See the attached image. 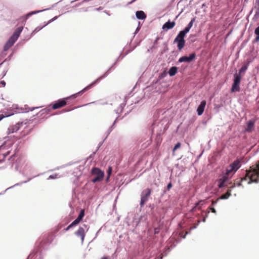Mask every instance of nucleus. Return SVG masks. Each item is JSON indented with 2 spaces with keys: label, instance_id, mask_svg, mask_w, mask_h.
<instances>
[{
  "label": "nucleus",
  "instance_id": "nucleus-45",
  "mask_svg": "<svg viewBox=\"0 0 259 259\" xmlns=\"http://www.w3.org/2000/svg\"><path fill=\"white\" fill-rule=\"evenodd\" d=\"M205 221H206V217H204V218H203V219L202 220V221H203V222H205Z\"/></svg>",
  "mask_w": 259,
  "mask_h": 259
},
{
  "label": "nucleus",
  "instance_id": "nucleus-9",
  "mask_svg": "<svg viewBox=\"0 0 259 259\" xmlns=\"http://www.w3.org/2000/svg\"><path fill=\"white\" fill-rule=\"evenodd\" d=\"M195 57V54L194 53H192L189 56H183L181 57L179 61L180 62H190L192 61Z\"/></svg>",
  "mask_w": 259,
  "mask_h": 259
},
{
  "label": "nucleus",
  "instance_id": "nucleus-52",
  "mask_svg": "<svg viewBox=\"0 0 259 259\" xmlns=\"http://www.w3.org/2000/svg\"><path fill=\"white\" fill-rule=\"evenodd\" d=\"M34 109V108H33L32 109H31V111H33V110Z\"/></svg>",
  "mask_w": 259,
  "mask_h": 259
},
{
  "label": "nucleus",
  "instance_id": "nucleus-20",
  "mask_svg": "<svg viewBox=\"0 0 259 259\" xmlns=\"http://www.w3.org/2000/svg\"><path fill=\"white\" fill-rule=\"evenodd\" d=\"M241 77L240 75L236 74L234 75V83L239 84Z\"/></svg>",
  "mask_w": 259,
  "mask_h": 259
},
{
  "label": "nucleus",
  "instance_id": "nucleus-44",
  "mask_svg": "<svg viewBox=\"0 0 259 259\" xmlns=\"http://www.w3.org/2000/svg\"><path fill=\"white\" fill-rule=\"evenodd\" d=\"M139 29H140V28H139V27H138V28L136 29V31H135V33H134V34H135L136 33H137V32H138V31L139 30Z\"/></svg>",
  "mask_w": 259,
  "mask_h": 259
},
{
  "label": "nucleus",
  "instance_id": "nucleus-31",
  "mask_svg": "<svg viewBox=\"0 0 259 259\" xmlns=\"http://www.w3.org/2000/svg\"><path fill=\"white\" fill-rule=\"evenodd\" d=\"M45 26V25L41 27L38 26L32 32V34L34 33L35 32H38L39 30H40L43 27H44Z\"/></svg>",
  "mask_w": 259,
  "mask_h": 259
},
{
  "label": "nucleus",
  "instance_id": "nucleus-28",
  "mask_svg": "<svg viewBox=\"0 0 259 259\" xmlns=\"http://www.w3.org/2000/svg\"><path fill=\"white\" fill-rule=\"evenodd\" d=\"M60 178V176L58 174H54L52 175H50L49 177V179H55Z\"/></svg>",
  "mask_w": 259,
  "mask_h": 259
},
{
  "label": "nucleus",
  "instance_id": "nucleus-46",
  "mask_svg": "<svg viewBox=\"0 0 259 259\" xmlns=\"http://www.w3.org/2000/svg\"><path fill=\"white\" fill-rule=\"evenodd\" d=\"M241 183H238V184H237V186H241Z\"/></svg>",
  "mask_w": 259,
  "mask_h": 259
},
{
  "label": "nucleus",
  "instance_id": "nucleus-42",
  "mask_svg": "<svg viewBox=\"0 0 259 259\" xmlns=\"http://www.w3.org/2000/svg\"><path fill=\"white\" fill-rule=\"evenodd\" d=\"M162 257H163V255L162 254H160L159 257H157V258H155V259H162Z\"/></svg>",
  "mask_w": 259,
  "mask_h": 259
},
{
  "label": "nucleus",
  "instance_id": "nucleus-24",
  "mask_svg": "<svg viewBox=\"0 0 259 259\" xmlns=\"http://www.w3.org/2000/svg\"><path fill=\"white\" fill-rule=\"evenodd\" d=\"M239 84L233 83L232 88V92L239 91Z\"/></svg>",
  "mask_w": 259,
  "mask_h": 259
},
{
  "label": "nucleus",
  "instance_id": "nucleus-17",
  "mask_svg": "<svg viewBox=\"0 0 259 259\" xmlns=\"http://www.w3.org/2000/svg\"><path fill=\"white\" fill-rule=\"evenodd\" d=\"M174 42H177L178 43V48L179 50H181L184 46L185 41L184 39H177L176 40V38L175 39Z\"/></svg>",
  "mask_w": 259,
  "mask_h": 259
},
{
  "label": "nucleus",
  "instance_id": "nucleus-27",
  "mask_svg": "<svg viewBox=\"0 0 259 259\" xmlns=\"http://www.w3.org/2000/svg\"><path fill=\"white\" fill-rule=\"evenodd\" d=\"M247 69V66L246 65H245V66H243L241 67V68L239 70V75H240V73L243 72H245Z\"/></svg>",
  "mask_w": 259,
  "mask_h": 259
},
{
  "label": "nucleus",
  "instance_id": "nucleus-15",
  "mask_svg": "<svg viewBox=\"0 0 259 259\" xmlns=\"http://www.w3.org/2000/svg\"><path fill=\"white\" fill-rule=\"evenodd\" d=\"M84 212L83 210H81L78 215V217L73 221L74 224L77 225L82 219L84 217Z\"/></svg>",
  "mask_w": 259,
  "mask_h": 259
},
{
  "label": "nucleus",
  "instance_id": "nucleus-29",
  "mask_svg": "<svg viewBox=\"0 0 259 259\" xmlns=\"http://www.w3.org/2000/svg\"><path fill=\"white\" fill-rule=\"evenodd\" d=\"M112 167L111 166H109L108 167V170H107V173H108V177H107V181H108V180L109 179V178L112 172Z\"/></svg>",
  "mask_w": 259,
  "mask_h": 259
},
{
  "label": "nucleus",
  "instance_id": "nucleus-22",
  "mask_svg": "<svg viewBox=\"0 0 259 259\" xmlns=\"http://www.w3.org/2000/svg\"><path fill=\"white\" fill-rule=\"evenodd\" d=\"M47 9H45V10H39V11H32V12H31L29 13H28L26 16H25V18H26V20L27 19H28V18L30 16H31V15H34V14H37L38 13H40L41 12H42V11H44L45 10H46Z\"/></svg>",
  "mask_w": 259,
  "mask_h": 259
},
{
  "label": "nucleus",
  "instance_id": "nucleus-7",
  "mask_svg": "<svg viewBox=\"0 0 259 259\" xmlns=\"http://www.w3.org/2000/svg\"><path fill=\"white\" fill-rule=\"evenodd\" d=\"M66 100L65 98L58 100L53 105L52 108L55 110L64 106L66 104Z\"/></svg>",
  "mask_w": 259,
  "mask_h": 259
},
{
  "label": "nucleus",
  "instance_id": "nucleus-53",
  "mask_svg": "<svg viewBox=\"0 0 259 259\" xmlns=\"http://www.w3.org/2000/svg\"><path fill=\"white\" fill-rule=\"evenodd\" d=\"M136 1V0H133V2H134V1Z\"/></svg>",
  "mask_w": 259,
  "mask_h": 259
},
{
  "label": "nucleus",
  "instance_id": "nucleus-48",
  "mask_svg": "<svg viewBox=\"0 0 259 259\" xmlns=\"http://www.w3.org/2000/svg\"><path fill=\"white\" fill-rule=\"evenodd\" d=\"M102 259H108L107 257H103Z\"/></svg>",
  "mask_w": 259,
  "mask_h": 259
},
{
  "label": "nucleus",
  "instance_id": "nucleus-2",
  "mask_svg": "<svg viewBox=\"0 0 259 259\" xmlns=\"http://www.w3.org/2000/svg\"><path fill=\"white\" fill-rule=\"evenodd\" d=\"M23 28V27H19L17 28L14 31L12 36L7 41L4 46V50H8L10 47H11L15 41L18 39L19 37Z\"/></svg>",
  "mask_w": 259,
  "mask_h": 259
},
{
  "label": "nucleus",
  "instance_id": "nucleus-11",
  "mask_svg": "<svg viewBox=\"0 0 259 259\" xmlns=\"http://www.w3.org/2000/svg\"><path fill=\"white\" fill-rule=\"evenodd\" d=\"M229 176H227L226 174L221 179L219 180L218 182V186L219 188H222L224 186V184L227 182L229 178Z\"/></svg>",
  "mask_w": 259,
  "mask_h": 259
},
{
  "label": "nucleus",
  "instance_id": "nucleus-18",
  "mask_svg": "<svg viewBox=\"0 0 259 259\" xmlns=\"http://www.w3.org/2000/svg\"><path fill=\"white\" fill-rule=\"evenodd\" d=\"M254 126V121L252 120H249L247 123V127L246 128V131L247 132L251 131Z\"/></svg>",
  "mask_w": 259,
  "mask_h": 259
},
{
  "label": "nucleus",
  "instance_id": "nucleus-1",
  "mask_svg": "<svg viewBox=\"0 0 259 259\" xmlns=\"http://www.w3.org/2000/svg\"><path fill=\"white\" fill-rule=\"evenodd\" d=\"M241 182L246 184L259 183V161L258 164L252 165L245 171V176L241 178Z\"/></svg>",
  "mask_w": 259,
  "mask_h": 259
},
{
  "label": "nucleus",
  "instance_id": "nucleus-40",
  "mask_svg": "<svg viewBox=\"0 0 259 259\" xmlns=\"http://www.w3.org/2000/svg\"><path fill=\"white\" fill-rule=\"evenodd\" d=\"M199 223H200V221H198L197 224L196 225H195L194 226V227H193L192 229H195V228H196Z\"/></svg>",
  "mask_w": 259,
  "mask_h": 259
},
{
  "label": "nucleus",
  "instance_id": "nucleus-32",
  "mask_svg": "<svg viewBox=\"0 0 259 259\" xmlns=\"http://www.w3.org/2000/svg\"><path fill=\"white\" fill-rule=\"evenodd\" d=\"M77 225L76 224H74V222H73L71 224H70L66 229H65V230L66 231H68L69 230V229L71 228H72V227H74L75 226Z\"/></svg>",
  "mask_w": 259,
  "mask_h": 259
},
{
  "label": "nucleus",
  "instance_id": "nucleus-8",
  "mask_svg": "<svg viewBox=\"0 0 259 259\" xmlns=\"http://www.w3.org/2000/svg\"><path fill=\"white\" fill-rule=\"evenodd\" d=\"M21 124L18 123L14 125L10 126L7 130V134L8 135L17 132L20 128Z\"/></svg>",
  "mask_w": 259,
  "mask_h": 259
},
{
  "label": "nucleus",
  "instance_id": "nucleus-25",
  "mask_svg": "<svg viewBox=\"0 0 259 259\" xmlns=\"http://www.w3.org/2000/svg\"><path fill=\"white\" fill-rule=\"evenodd\" d=\"M18 112L16 110L13 111L12 113H10V114L6 115H0V121L3 119L5 117H9L10 116L14 115L15 113H17Z\"/></svg>",
  "mask_w": 259,
  "mask_h": 259
},
{
  "label": "nucleus",
  "instance_id": "nucleus-51",
  "mask_svg": "<svg viewBox=\"0 0 259 259\" xmlns=\"http://www.w3.org/2000/svg\"><path fill=\"white\" fill-rule=\"evenodd\" d=\"M34 109V108H33L32 109H31V111H33V110Z\"/></svg>",
  "mask_w": 259,
  "mask_h": 259
},
{
  "label": "nucleus",
  "instance_id": "nucleus-43",
  "mask_svg": "<svg viewBox=\"0 0 259 259\" xmlns=\"http://www.w3.org/2000/svg\"><path fill=\"white\" fill-rule=\"evenodd\" d=\"M19 185V184H16L14 185V186H12V187H9V188H7L6 190H8V189H11V188H12L14 187V186H16V185Z\"/></svg>",
  "mask_w": 259,
  "mask_h": 259
},
{
  "label": "nucleus",
  "instance_id": "nucleus-23",
  "mask_svg": "<svg viewBox=\"0 0 259 259\" xmlns=\"http://www.w3.org/2000/svg\"><path fill=\"white\" fill-rule=\"evenodd\" d=\"M231 196V190H229L227 191V192L222 195L221 197L219 198L221 199H228Z\"/></svg>",
  "mask_w": 259,
  "mask_h": 259
},
{
  "label": "nucleus",
  "instance_id": "nucleus-4",
  "mask_svg": "<svg viewBox=\"0 0 259 259\" xmlns=\"http://www.w3.org/2000/svg\"><path fill=\"white\" fill-rule=\"evenodd\" d=\"M92 175L95 177V178L92 180V182L93 183L101 181L102 180L104 176V172L97 167L92 169Z\"/></svg>",
  "mask_w": 259,
  "mask_h": 259
},
{
  "label": "nucleus",
  "instance_id": "nucleus-35",
  "mask_svg": "<svg viewBox=\"0 0 259 259\" xmlns=\"http://www.w3.org/2000/svg\"><path fill=\"white\" fill-rule=\"evenodd\" d=\"M6 85V82L5 81L3 80L0 81V87H5Z\"/></svg>",
  "mask_w": 259,
  "mask_h": 259
},
{
  "label": "nucleus",
  "instance_id": "nucleus-38",
  "mask_svg": "<svg viewBox=\"0 0 259 259\" xmlns=\"http://www.w3.org/2000/svg\"><path fill=\"white\" fill-rule=\"evenodd\" d=\"M209 209L211 210V211L213 213L216 212V210L214 208L210 207Z\"/></svg>",
  "mask_w": 259,
  "mask_h": 259
},
{
  "label": "nucleus",
  "instance_id": "nucleus-33",
  "mask_svg": "<svg viewBox=\"0 0 259 259\" xmlns=\"http://www.w3.org/2000/svg\"><path fill=\"white\" fill-rule=\"evenodd\" d=\"M58 17L57 16H56L55 17H54L53 18H52L51 20H50L48 23H47L46 24H45V26H46L48 24H50V23H51L52 22L56 20L57 19Z\"/></svg>",
  "mask_w": 259,
  "mask_h": 259
},
{
  "label": "nucleus",
  "instance_id": "nucleus-10",
  "mask_svg": "<svg viewBox=\"0 0 259 259\" xmlns=\"http://www.w3.org/2000/svg\"><path fill=\"white\" fill-rule=\"evenodd\" d=\"M205 106L206 102L205 101H202L197 109V112L198 115H201L202 114Z\"/></svg>",
  "mask_w": 259,
  "mask_h": 259
},
{
  "label": "nucleus",
  "instance_id": "nucleus-19",
  "mask_svg": "<svg viewBox=\"0 0 259 259\" xmlns=\"http://www.w3.org/2000/svg\"><path fill=\"white\" fill-rule=\"evenodd\" d=\"M177 72V68L176 67H171L168 71V74L169 76H172L175 75Z\"/></svg>",
  "mask_w": 259,
  "mask_h": 259
},
{
  "label": "nucleus",
  "instance_id": "nucleus-37",
  "mask_svg": "<svg viewBox=\"0 0 259 259\" xmlns=\"http://www.w3.org/2000/svg\"><path fill=\"white\" fill-rule=\"evenodd\" d=\"M12 108L15 110H17L18 109L17 105H13L12 107Z\"/></svg>",
  "mask_w": 259,
  "mask_h": 259
},
{
  "label": "nucleus",
  "instance_id": "nucleus-16",
  "mask_svg": "<svg viewBox=\"0 0 259 259\" xmlns=\"http://www.w3.org/2000/svg\"><path fill=\"white\" fill-rule=\"evenodd\" d=\"M136 16L138 19L143 20L146 18V15L144 12L142 11L136 12Z\"/></svg>",
  "mask_w": 259,
  "mask_h": 259
},
{
  "label": "nucleus",
  "instance_id": "nucleus-34",
  "mask_svg": "<svg viewBox=\"0 0 259 259\" xmlns=\"http://www.w3.org/2000/svg\"><path fill=\"white\" fill-rule=\"evenodd\" d=\"M181 146V144L180 143H178L174 147L173 151L174 152L177 149L179 148Z\"/></svg>",
  "mask_w": 259,
  "mask_h": 259
},
{
  "label": "nucleus",
  "instance_id": "nucleus-26",
  "mask_svg": "<svg viewBox=\"0 0 259 259\" xmlns=\"http://www.w3.org/2000/svg\"><path fill=\"white\" fill-rule=\"evenodd\" d=\"M255 34L256 35L255 40L256 41H259V26L257 27L255 30Z\"/></svg>",
  "mask_w": 259,
  "mask_h": 259
},
{
  "label": "nucleus",
  "instance_id": "nucleus-12",
  "mask_svg": "<svg viewBox=\"0 0 259 259\" xmlns=\"http://www.w3.org/2000/svg\"><path fill=\"white\" fill-rule=\"evenodd\" d=\"M175 25V22H170V21H168V22H166L162 26L163 29H166L168 30L172 28Z\"/></svg>",
  "mask_w": 259,
  "mask_h": 259
},
{
  "label": "nucleus",
  "instance_id": "nucleus-47",
  "mask_svg": "<svg viewBox=\"0 0 259 259\" xmlns=\"http://www.w3.org/2000/svg\"><path fill=\"white\" fill-rule=\"evenodd\" d=\"M217 203V201H213L212 202V204L214 205Z\"/></svg>",
  "mask_w": 259,
  "mask_h": 259
},
{
  "label": "nucleus",
  "instance_id": "nucleus-13",
  "mask_svg": "<svg viewBox=\"0 0 259 259\" xmlns=\"http://www.w3.org/2000/svg\"><path fill=\"white\" fill-rule=\"evenodd\" d=\"M236 171L234 170V168L232 167L231 165L228 166L226 168V171L225 174L230 177L232 176L233 175H234Z\"/></svg>",
  "mask_w": 259,
  "mask_h": 259
},
{
  "label": "nucleus",
  "instance_id": "nucleus-36",
  "mask_svg": "<svg viewBox=\"0 0 259 259\" xmlns=\"http://www.w3.org/2000/svg\"><path fill=\"white\" fill-rule=\"evenodd\" d=\"M190 28H188L187 26L183 30H182L183 32H184L186 34H187L190 30Z\"/></svg>",
  "mask_w": 259,
  "mask_h": 259
},
{
  "label": "nucleus",
  "instance_id": "nucleus-21",
  "mask_svg": "<svg viewBox=\"0 0 259 259\" xmlns=\"http://www.w3.org/2000/svg\"><path fill=\"white\" fill-rule=\"evenodd\" d=\"M186 33L183 31H181L177 36L176 37V40L177 39H184V37L186 35Z\"/></svg>",
  "mask_w": 259,
  "mask_h": 259
},
{
  "label": "nucleus",
  "instance_id": "nucleus-6",
  "mask_svg": "<svg viewBox=\"0 0 259 259\" xmlns=\"http://www.w3.org/2000/svg\"><path fill=\"white\" fill-rule=\"evenodd\" d=\"M151 190L149 189L144 190L141 194V198L140 201L141 206L143 205L148 200V197L150 195Z\"/></svg>",
  "mask_w": 259,
  "mask_h": 259
},
{
  "label": "nucleus",
  "instance_id": "nucleus-14",
  "mask_svg": "<svg viewBox=\"0 0 259 259\" xmlns=\"http://www.w3.org/2000/svg\"><path fill=\"white\" fill-rule=\"evenodd\" d=\"M236 171L240 167L241 163L239 160H235L230 164Z\"/></svg>",
  "mask_w": 259,
  "mask_h": 259
},
{
  "label": "nucleus",
  "instance_id": "nucleus-3",
  "mask_svg": "<svg viewBox=\"0 0 259 259\" xmlns=\"http://www.w3.org/2000/svg\"><path fill=\"white\" fill-rule=\"evenodd\" d=\"M104 77V76H100V77H98L93 82H92V83H91L89 85H88L86 87H85L81 91H79V92H78V93H77L76 94H73V95H71V96H69V97H68L67 98H65V99L66 100H68V99H73V98H76L77 95H80L83 93H84L85 91H86L87 90L91 89L95 84H96L97 82H98L99 80H100L101 79H102Z\"/></svg>",
  "mask_w": 259,
  "mask_h": 259
},
{
  "label": "nucleus",
  "instance_id": "nucleus-41",
  "mask_svg": "<svg viewBox=\"0 0 259 259\" xmlns=\"http://www.w3.org/2000/svg\"><path fill=\"white\" fill-rule=\"evenodd\" d=\"M172 187V185L171 183H169L167 185V189H169Z\"/></svg>",
  "mask_w": 259,
  "mask_h": 259
},
{
  "label": "nucleus",
  "instance_id": "nucleus-39",
  "mask_svg": "<svg viewBox=\"0 0 259 259\" xmlns=\"http://www.w3.org/2000/svg\"><path fill=\"white\" fill-rule=\"evenodd\" d=\"M102 9H103V8L101 7H100L98 8L95 9V10H96V11H100V10H102Z\"/></svg>",
  "mask_w": 259,
  "mask_h": 259
},
{
  "label": "nucleus",
  "instance_id": "nucleus-5",
  "mask_svg": "<svg viewBox=\"0 0 259 259\" xmlns=\"http://www.w3.org/2000/svg\"><path fill=\"white\" fill-rule=\"evenodd\" d=\"M88 227L85 224H83L80 226L78 230L75 232V234L81 238V243H82L85 237V233L88 230Z\"/></svg>",
  "mask_w": 259,
  "mask_h": 259
},
{
  "label": "nucleus",
  "instance_id": "nucleus-49",
  "mask_svg": "<svg viewBox=\"0 0 259 259\" xmlns=\"http://www.w3.org/2000/svg\"><path fill=\"white\" fill-rule=\"evenodd\" d=\"M186 237V235L183 237V238H185Z\"/></svg>",
  "mask_w": 259,
  "mask_h": 259
},
{
  "label": "nucleus",
  "instance_id": "nucleus-50",
  "mask_svg": "<svg viewBox=\"0 0 259 259\" xmlns=\"http://www.w3.org/2000/svg\"><path fill=\"white\" fill-rule=\"evenodd\" d=\"M34 109V108H33L32 109H31V111H33V110Z\"/></svg>",
  "mask_w": 259,
  "mask_h": 259
},
{
  "label": "nucleus",
  "instance_id": "nucleus-30",
  "mask_svg": "<svg viewBox=\"0 0 259 259\" xmlns=\"http://www.w3.org/2000/svg\"><path fill=\"white\" fill-rule=\"evenodd\" d=\"M195 18H193V19L191 20V21L189 22V23L188 24V26H187V27H188V28H189L190 29H191V27H192V26H193V23H194V22L195 21Z\"/></svg>",
  "mask_w": 259,
  "mask_h": 259
}]
</instances>
